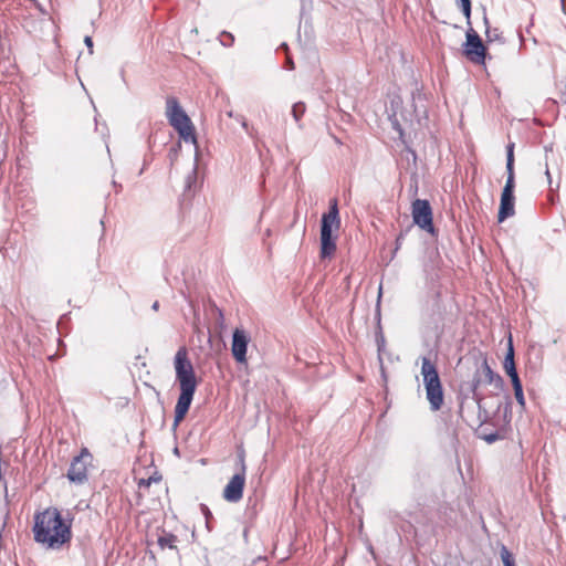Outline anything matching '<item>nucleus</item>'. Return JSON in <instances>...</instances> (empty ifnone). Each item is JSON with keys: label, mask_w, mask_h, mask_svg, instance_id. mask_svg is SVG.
<instances>
[{"label": "nucleus", "mask_w": 566, "mask_h": 566, "mask_svg": "<svg viewBox=\"0 0 566 566\" xmlns=\"http://www.w3.org/2000/svg\"><path fill=\"white\" fill-rule=\"evenodd\" d=\"M174 367L180 387V395L175 407V426H178L187 415L197 388L193 366L188 358L186 347H180L177 350Z\"/></svg>", "instance_id": "f257e3e1"}, {"label": "nucleus", "mask_w": 566, "mask_h": 566, "mask_svg": "<svg viewBox=\"0 0 566 566\" xmlns=\"http://www.w3.org/2000/svg\"><path fill=\"white\" fill-rule=\"evenodd\" d=\"M33 531L35 541L50 548L62 546L71 537L70 527L55 507H49L35 516Z\"/></svg>", "instance_id": "f03ea898"}, {"label": "nucleus", "mask_w": 566, "mask_h": 566, "mask_svg": "<svg viewBox=\"0 0 566 566\" xmlns=\"http://www.w3.org/2000/svg\"><path fill=\"white\" fill-rule=\"evenodd\" d=\"M166 116L181 139L196 144L195 127L175 97H168L166 101Z\"/></svg>", "instance_id": "7ed1b4c3"}, {"label": "nucleus", "mask_w": 566, "mask_h": 566, "mask_svg": "<svg viewBox=\"0 0 566 566\" xmlns=\"http://www.w3.org/2000/svg\"><path fill=\"white\" fill-rule=\"evenodd\" d=\"M339 228V217H338V208L337 200L334 199L331 201L329 211L324 213L322 217V226H321V256L327 258L334 254L336 250L335 237H333V232L337 231Z\"/></svg>", "instance_id": "20e7f679"}, {"label": "nucleus", "mask_w": 566, "mask_h": 566, "mask_svg": "<svg viewBox=\"0 0 566 566\" xmlns=\"http://www.w3.org/2000/svg\"><path fill=\"white\" fill-rule=\"evenodd\" d=\"M421 375L430 408L437 411L443 405V389L436 366L427 357L422 358Z\"/></svg>", "instance_id": "39448f33"}, {"label": "nucleus", "mask_w": 566, "mask_h": 566, "mask_svg": "<svg viewBox=\"0 0 566 566\" xmlns=\"http://www.w3.org/2000/svg\"><path fill=\"white\" fill-rule=\"evenodd\" d=\"M506 172L507 179L501 195V203L499 209V222H503L506 218L514 214V144L507 145L506 149Z\"/></svg>", "instance_id": "423d86ee"}, {"label": "nucleus", "mask_w": 566, "mask_h": 566, "mask_svg": "<svg viewBox=\"0 0 566 566\" xmlns=\"http://www.w3.org/2000/svg\"><path fill=\"white\" fill-rule=\"evenodd\" d=\"M240 472L235 473L223 489V499L230 503L239 502L243 496L245 485L244 453L239 454Z\"/></svg>", "instance_id": "0eeeda50"}, {"label": "nucleus", "mask_w": 566, "mask_h": 566, "mask_svg": "<svg viewBox=\"0 0 566 566\" xmlns=\"http://www.w3.org/2000/svg\"><path fill=\"white\" fill-rule=\"evenodd\" d=\"M412 219L420 229L433 234L432 209L427 200L417 199L412 202Z\"/></svg>", "instance_id": "6e6552de"}, {"label": "nucleus", "mask_w": 566, "mask_h": 566, "mask_svg": "<svg viewBox=\"0 0 566 566\" xmlns=\"http://www.w3.org/2000/svg\"><path fill=\"white\" fill-rule=\"evenodd\" d=\"M465 56L474 63H483L485 57V48L476 34V32L470 28L467 32V41L464 44Z\"/></svg>", "instance_id": "1a4fd4ad"}, {"label": "nucleus", "mask_w": 566, "mask_h": 566, "mask_svg": "<svg viewBox=\"0 0 566 566\" xmlns=\"http://www.w3.org/2000/svg\"><path fill=\"white\" fill-rule=\"evenodd\" d=\"M91 453L83 449L70 465L67 478L75 483H83L87 479V467L91 463Z\"/></svg>", "instance_id": "9d476101"}, {"label": "nucleus", "mask_w": 566, "mask_h": 566, "mask_svg": "<svg viewBox=\"0 0 566 566\" xmlns=\"http://www.w3.org/2000/svg\"><path fill=\"white\" fill-rule=\"evenodd\" d=\"M250 337L247 332L241 328H235L232 335L231 353L233 358L239 364H247V350Z\"/></svg>", "instance_id": "9b49d317"}, {"label": "nucleus", "mask_w": 566, "mask_h": 566, "mask_svg": "<svg viewBox=\"0 0 566 566\" xmlns=\"http://www.w3.org/2000/svg\"><path fill=\"white\" fill-rule=\"evenodd\" d=\"M503 366H504V369L507 375L511 373H516L515 363H514V348H513L511 337L509 339V348H507V353H506Z\"/></svg>", "instance_id": "f8f14e48"}, {"label": "nucleus", "mask_w": 566, "mask_h": 566, "mask_svg": "<svg viewBox=\"0 0 566 566\" xmlns=\"http://www.w3.org/2000/svg\"><path fill=\"white\" fill-rule=\"evenodd\" d=\"M482 371L484 374L485 381H488L489 384L495 382L496 386L502 384V378L493 373V370L490 368L486 361H484L482 365Z\"/></svg>", "instance_id": "ddd939ff"}, {"label": "nucleus", "mask_w": 566, "mask_h": 566, "mask_svg": "<svg viewBox=\"0 0 566 566\" xmlns=\"http://www.w3.org/2000/svg\"><path fill=\"white\" fill-rule=\"evenodd\" d=\"M177 537L171 534H167L165 536H160L158 538V544L161 548H175L176 547Z\"/></svg>", "instance_id": "4468645a"}, {"label": "nucleus", "mask_w": 566, "mask_h": 566, "mask_svg": "<svg viewBox=\"0 0 566 566\" xmlns=\"http://www.w3.org/2000/svg\"><path fill=\"white\" fill-rule=\"evenodd\" d=\"M500 555L504 566H515L514 557L506 546L502 545Z\"/></svg>", "instance_id": "2eb2a0df"}, {"label": "nucleus", "mask_w": 566, "mask_h": 566, "mask_svg": "<svg viewBox=\"0 0 566 566\" xmlns=\"http://www.w3.org/2000/svg\"><path fill=\"white\" fill-rule=\"evenodd\" d=\"M305 112V105L303 103H295L292 107V115L295 120H300Z\"/></svg>", "instance_id": "dca6fc26"}, {"label": "nucleus", "mask_w": 566, "mask_h": 566, "mask_svg": "<svg viewBox=\"0 0 566 566\" xmlns=\"http://www.w3.org/2000/svg\"><path fill=\"white\" fill-rule=\"evenodd\" d=\"M160 481V476H150L148 479H140L138 482V489L142 490L144 488H149L151 483H158Z\"/></svg>", "instance_id": "f3484780"}, {"label": "nucleus", "mask_w": 566, "mask_h": 566, "mask_svg": "<svg viewBox=\"0 0 566 566\" xmlns=\"http://www.w3.org/2000/svg\"><path fill=\"white\" fill-rule=\"evenodd\" d=\"M459 6L461 7L463 14L465 15V18L469 21L470 15H471V1L470 0H460Z\"/></svg>", "instance_id": "a211bd4d"}, {"label": "nucleus", "mask_w": 566, "mask_h": 566, "mask_svg": "<svg viewBox=\"0 0 566 566\" xmlns=\"http://www.w3.org/2000/svg\"><path fill=\"white\" fill-rule=\"evenodd\" d=\"M514 396H515V399L517 400L518 405L524 408L525 407V399H524V394H523V388L518 389H514Z\"/></svg>", "instance_id": "6ab92c4d"}, {"label": "nucleus", "mask_w": 566, "mask_h": 566, "mask_svg": "<svg viewBox=\"0 0 566 566\" xmlns=\"http://www.w3.org/2000/svg\"><path fill=\"white\" fill-rule=\"evenodd\" d=\"M510 378H511V381H512V385H513V389H521L522 388V384H521V380L518 378V375H517V371L516 373H511L509 374Z\"/></svg>", "instance_id": "aec40b11"}, {"label": "nucleus", "mask_w": 566, "mask_h": 566, "mask_svg": "<svg viewBox=\"0 0 566 566\" xmlns=\"http://www.w3.org/2000/svg\"><path fill=\"white\" fill-rule=\"evenodd\" d=\"M221 36L227 38V41H228V42H226L223 39H221L220 41H221V43L223 45H231L233 40H234L233 35L231 33H229V32H226V31L221 33Z\"/></svg>", "instance_id": "412c9836"}, {"label": "nucleus", "mask_w": 566, "mask_h": 566, "mask_svg": "<svg viewBox=\"0 0 566 566\" xmlns=\"http://www.w3.org/2000/svg\"><path fill=\"white\" fill-rule=\"evenodd\" d=\"M84 43L88 48L90 54H92L93 53V41H92V38L90 35L85 36Z\"/></svg>", "instance_id": "4be33fe9"}, {"label": "nucleus", "mask_w": 566, "mask_h": 566, "mask_svg": "<svg viewBox=\"0 0 566 566\" xmlns=\"http://www.w3.org/2000/svg\"><path fill=\"white\" fill-rule=\"evenodd\" d=\"M286 62H287V64H289V67H290L291 70H293V69H294V63L292 62V60H291L290 57H287V61H286Z\"/></svg>", "instance_id": "5701e85b"}, {"label": "nucleus", "mask_w": 566, "mask_h": 566, "mask_svg": "<svg viewBox=\"0 0 566 566\" xmlns=\"http://www.w3.org/2000/svg\"><path fill=\"white\" fill-rule=\"evenodd\" d=\"M159 307V303L156 301L154 304H153V310L154 311H157Z\"/></svg>", "instance_id": "b1692460"}, {"label": "nucleus", "mask_w": 566, "mask_h": 566, "mask_svg": "<svg viewBox=\"0 0 566 566\" xmlns=\"http://www.w3.org/2000/svg\"><path fill=\"white\" fill-rule=\"evenodd\" d=\"M395 127L399 132V134L401 135V128H400V126L397 123H395Z\"/></svg>", "instance_id": "393cba45"}, {"label": "nucleus", "mask_w": 566, "mask_h": 566, "mask_svg": "<svg viewBox=\"0 0 566 566\" xmlns=\"http://www.w3.org/2000/svg\"><path fill=\"white\" fill-rule=\"evenodd\" d=\"M545 174H546V176H547V178H548V180H549V179H551V174H549L548 168L546 169V172H545Z\"/></svg>", "instance_id": "a878e982"}]
</instances>
